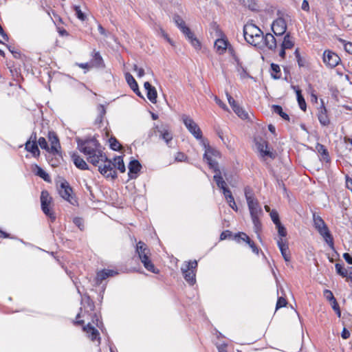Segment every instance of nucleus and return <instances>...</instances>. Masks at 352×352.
I'll list each match as a JSON object with an SVG mask.
<instances>
[{"instance_id": "obj_1", "label": "nucleus", "mask_w": 352, "mask_h": 352, "mask_svg": "<svg viewBox=\"0 0 352 352\" xmlns=\"http://www.w3.org/2000/svg\"><path fill=\"white\" fill-rule=\"evenodd\" d=\"M182 120L189 132L197 140L201 141L205 148L204 159L208 164L209 168L213 170L214 176H221L219 164L217 162V159L220 156L219 152L210 146L208 141L203 138L201 130L191 118L183 115Z\"/></svg>"}, {"instance_id": "obj_2", "label": "nucleus", "mask_w": 352, "mask_h": 352, "mask_svg": "<svg viewBox=\"0 0 352 352\" xmlns=\"http://www.w3.org/2000/svg\"><path fill=\"white\" fill-rule=\"evenodd\" d=\"M47 138L50 145L45 138L43 137L38 139L37 144L42 149H44L47 152L49 155L47 157L48 158L50 155L54 157V158H52V160H50V162L52 166H56L63 159L59 139L54 131H49Z\"/></svg>"}, {"instance_id": "obj_3", "label": "nucleus", "mask_w": 352, "mask_h": 352, "mask_svg": "<svg viewBox=\"0 0 352 352\" xmlns=\"http://www.w3.org/2000/svg\"><path fill=\"white\" fill-rule=\"evenodd\" d=\"M243 36L249 44L255 47L260 46L264 38L263 32L252 23L244 25Z\"/></svg>"}, {"instance_id": "obj_4", "label": "nucleus", "mask_w": 352, "mask_h": 352, "mask_svg": "<svg viewBox=\"0 0 352 352\" xmlns=\"http://www.w3.org/2000/svg\"><path fill=\"white\" fill-rule=\"evenodd\" d=\"M135 253L138 254L140 260L143 263L144 267L149 272L157 273V270L150 259L151 251L146 244L142 241H139L136 244Z\"/></svg>"}, {"instance_id": "obj_5", "label": "nucleus", "mask_w": 352, "mask_h": 352, "mask_svg": "<svg viewBox=\"0 0 352 352\" xmlns=\"http://www.w3.org/2000/svg\"><path fill=\"white\" fill-rule=\"evenodd\" d=\"M197 267V262L195 260L192 261L185 262L181 268L184 279L190 285H194L196 282L195 272Z\"/></svg>"}, {"instance_id": "obj_6", "label": "nucleus", "mask_w": 352, "mask_h": 352, "mask_svg": "<svg viewBox=\"0 0 352 352\" xmlns=\"http://www.w3.org/2000/svg\"><path fill=\"white\" fill-rule=\"evenodd\" d=\"M77 143L79 150L87 155L92 154L101 148L99 142L95 138L86 140H78Z\"/></svg>"}, {"instance_id": "obj_7", "label": "nucleus", "mask_w": 352, "mask_h": 352, "mask_svg": "<svg viewBox=\"0 0 352 352\" xmlns=\"http://www.w3.org/2000/svg\"><path fill=\"white\" fill-rule=\"evenodd\" d=\"M217 186L222 190L225 199L228 203L230 208L234 210L237 211L238 208L234 201V199L232 195L231 191L228 187L227 183L223 179V177H214Z\"/></svg>"}, {"instance_id": "obj_8", "label": "nucleus", "mask_w": 352, "mask_h": 352, "mask_svg": "<svg viewBox=\"0 0 352 352\" xmlns=\"http://www.w3.org/2000/svg\"><path fill=\"white\" fill-rule=\"evenodd\" d=\"M52 198L47 191L43 190L41 195V209L43 213L48 217L52 221H55L56 216L51 209Z\"/></svg>"}, {"instance_id": "obj_9", "label": "nucleus", "mask_w": 352, "mask_h": 352, "mask_svg": "<svg viewBox=\"0 0 352 352\" xmlns=\"http://www.w3.org/2000/svg\"><path fill=\"white\" fill-rule=\"evenodd\" d=\"M322 59L326 66L330 68L336 67L341 61L337 54L329 50L324 52Z\"/></svg>"}, {"instance_id": "obj_10", "label": "nucleus", "mask_w": 352, "mask_h": 352, "mask_svg": "<svg viewBox=\"0 0 352 352\" xmlns=\"http://www.w3.org/2000/svg\"><path fill=\"white\" fill-rule=\"evenodd\" d=\"M273 33L277 36H283L287 30V23L283 18L275 20L272 25Z\"/></svg>"}, {"instance_id": "obj_11", "label": "nucleus", "mask_w": 352, "mask_h": 352, "mask_svg": "<svg viewBox=\"0 0 352 352\" xmlns=\"http://www.w3.org/2000/svg\"><path fill=\"white\" fill-rule=\"evenodd\" d=\"M317 117L320 124L323 126H327L330 124V119L329 118L327 110L324 105L322 100V104L318 108Z\"/></svg>"}, {"instance_id": "obj_12", "label": "nucleus", "mask_w": 352, "mask_h": 352, "mask_svg": "<svg viewBox=\"0 0 352 352\" xmlns=\"http://www.w3.org/2000/svg\"><path fill=\"white\" fill-rule=\"evenodd\" d=\"M58 192L60 195L65 199V200L69 201L73 204L72 201V188L69 186V184L67 182H61L60 186L58 188Z\"/></svg>"}, {"instance_id": "obj_13", "label": "nucleus", "mask_w": 352, "mask_h": 352, "mask_svg": "<svg viewBox=\"0 0 352 352\" xmlns=\"http://www.w3.org/2000/svg\"><path fill=\"white\" fill-rule=\"evenodd\" d=\"M256 146L262 157H269L272 159L275 158V154L270 151L266 141L261 140L256 142Z\"/></svg>"}, {"instance_id": "obj_14", "label": "nucleus", "mask_w": 352, "mask_h": 352, "mask_svg": "<svg viewBox=\"0 0 352 352\" xmlns=\"http://www.w3.org/2000/svg\"><path fill=\"white\" fill-rule=\"evenodd\" d=\"M88 161L95 166H98L100 162L107 161V157L102 153L101 148L96 152L88 155Z\"/></svg>"}, {"instance_id": "obj_15", "label": "nucleus", "mask_w": 352, "mask_h": 352, "mask_svg": "<svg viewBox=\"0 0 352 352\" xmlns=\"http://www.w3.org/2000/svg\"><path fill=\"white\" fill-rule=\"evenodd\" d=\"M229 44L228 39L225 38H218L214 42V47L218 54L222 55L226 52Z\"/></svg>"}, {"instance_id": "obj_16", "label": "nucleus", "mask_w": 352, "mask_h": 352, "mask_svg": "<svg viewBox=\"0 0 352 352\" xmlns=\"http://www.w3.org/2000/svg\"><path fill=\"white\" fill-rule=\"evenodd\" d=\"M316 151H317L320 160L323 162L328 163L330 162L329 153L325 146L320 143H317L316 145Z\"/></svg>"}, {"instance_id": "obj_17", "label": "nucleus", "mask_w": 352, "mask_h": 352, "mask_svg": "<svg viewBox=\"0 0 352 352\" xmlns=\"http://www.w3.org/2000/svg\"><path fill=\"white\" fill-rule=\"evenodd\" d=\"M250 215H262L263 210L259 205L257 199L250 200L247 202Z\"/></svg>"}, {"instance_id": "obj_18", "label": "nucleus", "mask_w": 352, "mask_h": 352, "mask_svg": "<svg viewBox=\"0 0 352 352\" xmlns=\"http://www.w3.org/2000/svg\"><path fill=\"white\" fill-rule=\"evenodd\" d=\"M144 87L146 90V96L148 99L153 104L157 102V93L156 89L152 86L148 82H145Z\"/></svg>"}, {"instance_id": "obj_19", "label": "nucleus", "mask_w": 352, "mask_h": 352, "mask_svg": "<svg viewBox=\"0 0 352 352\" xmlns=\"http://www.w3.org/2000/svg\"><path fill=\"white\" fill-rule=\"evenodd\" d=\"M90 64L91 65V67H95L97 68H104L105 66L100 52L96 51L95 50L92 52V58L91 60Z\"/></svg>"}, {"instance_id": "obj_20", "label": "nucleus", "mask_w": 352, "mask_h": 352, "mask_svg": "<svg viewBox=\"0 0 352 352\" xmlns=\"http://www.w3.org/2000/svg\"><path fill=\"white\" fill-rule=\"evenodd\" d=\"M317 231L324 238V241L329 245V247L333 248V239L331 234L329 232L327 226L326 225L325 226L319 229Z\"/></svg>"}, {"instance_id": "obj_21", "label": "nucleus", "mask_w": 352, "mask_h": 352, "mask_svg": "<svg viewBox=\"0 0 352 352\" xmlns=\"http://www.w3.org/2000/svg\"><path fill=\"white\" fill-rule=\"evenodd\" d=\"M265 46L270 50L275 51L277 47V41L272 34L267 33L264 36L263 41Z\"/></svg>"}, {"instance_id": "obj_22", "label": "nucleus", "mask_w": 352, "mask_h": 352, "mask_svg": "<svg viewBox=\"0 0 352 352\" xmlns=\"http://www.w3.org/2000/svg\"><path fill=\"white\" fill-rule=\"evenodd\" d=\"M118 274L117 272L112 270H103L97 273L96 283L100 284L102 281L108 277L113 276Z\"/></svg>"}, {"instance_id": "obj_23", "label": "nucleus", "mask_w": 352, "mask_h": 352, "mask_svg": "<svg viewBox=\"0 0 352 352\" xmlns=\"http://www.w3.org/2000/svg\"><path fill=\"white\" fill-rule=\"evenodd\" d=\"M277 245L279 248V250L281 252V254L286 262L290 261V255L289 252L288 245L283 241L282 239H279L277 241Z\"/></svg>"}, {"instance_id": "obj_24", "label": "nucleus", "mask_w": 352, "mask_h": 352, "mask_svg": "<svg viewBox=\"0 0 352 352\" xmlns=\"http://www.w3.org/2000/svg\"><path fill=\"white\" fill-rule=\"evenodd\" d=\"M336 271L338 274L341 276L342 278H346L347 281H349L350 275V267L347 269L344 267L343 264L336 263L335 265Z\"/></svg>"}, {"instance_id": "obj_25", "label": "nucleus", "mask_w": 352, "mask_h": 352, "mask_svg": "<svg viewBox=\"0 0 352 352\" xmlns=\"http://www.w3.org/2000/svg\"><path fill=\"white\" fill-rule=\"evenodd\" d=\"M83 330L89 334V338L94 341L97 339L100 340L99 332L91 324H87L83 327Z\"/></svg>"}, {"instance_id": "obj_26", "label": "nucleus", "mask_w": 352, "mask_h": 352, "mask_svg": "<svg viewBox=\"0 0 352 352\" xmlns=\"http://www.w3.org/2000/svg\"><path fill=\"white\" fill-rule=\"evenodd\" d=\"M25 148L27 151L31 153L34 157H38L40 155L37 142L27 141L25 144Z\"/></svg>"}, {"instance_id": "obj_27", "label": "nucleus", "mask_w": 352, "mask_h": 352, "mask_svg": "<svg viewBox=\"0 0 352 352\" xmlns=\"http://www.w3.org/2000/svg\"><path fill=\"white\" fill-rule=\"evenodd\" d=\"M294 46V40L293 37L291 36L290 33H287L285 34L283 41L281 43L280 47L288 50L292 49Z\"/></svg>"}, {"instance_id": "obj_28", "label": "nucleus", "mask_w": 352, "mask_h": 352, "mask_svg": "<svg viewBox=\"0 0 352 352\" xmlns=\"http://www.w3.org/2000/svg\"><path fill=\"white\" fill-rule=\"evenodd\" d=\"M72 160L75 166L81 170L87 169V164L85 161L82 159L79 155L74 153L72 155Z\"/></svg>"}, {"instance_id": "obj_29", "label": "nucleus", "mask_w": 352, "mask_h": 352, "mask_svg": "<svg viewBox=\"0 0 352 352\" xmlns=\"http://www.w3.org/2000/svg\"><path fill=\"white\" fill-rule=\"evenodd\" d=\"M113 168H117L120 171V173H123L125 172V166L124 164L123 158L121 156L115 157L113 159V162H112Z\"/></svg>"}, {"instance_id": "obj_30", "label": "nucleus", "mask_w": 352, "mask_h": 352, "mask_svg": "<svg viewBox=\"0 0 352 352\" xmlns=\"http://www.w3.org/2000/svg\"><path fill=\"white\" fill-rule=\"evenodd\" d=\"M272 111L273 113L279 115L283 120H285L286 121H289V115L283 111L281 106L277 105V104H273L272 106Z\"/></svg>"}, {"instance_id": "obj_31", "label": "nucleus", "mask_w": 352, "mask_h": 352, "mask_svg": "<svg viewBox=\"0 0 352 352\" xmlns=\"http://www.w3.org/2000/svg\"><path fill=\"white\" fill-rule=\"evenodd\" d=\"M188 41L194 47L195 50L201 49V43L197 37L195 36L193 32L191 31L190 34H186L185 35Z\"/></svg>"}, {"instance_id": "obj_32", "label": "nucleus", "mask_w": 352, "mask_h": 352, "mask_svg": "<svg viewBox=\"0 0 352 352\" xmlns=\"http://www.w3.org/2000/svg\"><path fill=\"white\" fill-rule=\"evenodd\" d=\"M142 168L141 164L138 160H133L130 162L129 164V173L133 174H138Z\"/></svg>"}, {"instance_id": "obj_33", "label": "nucleus", "mask_w": 352, "mask_h": 352, "mask_svg": "<svg viewBox=\"0 0 352 352\" xmlns=\"http://www.w3.org/2000/svg\"><path fill=\"white\" fill-rule=\"evenodd\" d=\"M104 164L103 166H98V170L102 175L106 174L108 171H111L113 168L112 162L107 158V161H103Z\"/></svg>"}, {"instance_id": "obj_34", "label": "nucleus", "mask_w": 352, "mask_h": 352, "mask_svg": "<svg viewBox=\"0 0 352 352\" xmlns=\"http://www.w3.org/2000/svg\"><path fill=\"white\" fill-rule=\"evenodd\" d=\"M313 221L314 226L317 230L327 225L321 217L317 215L315 212L313 213Z\"/></svg>"}, {"instance_id": "obj_35", "label": "nucleus", "mask_w": 352, "mask_h": 352, "mask_svg": "<svg viewBox=\"0 0 352 352\" xmlns=\"http://www.w3.org/2000/svg\"><path fill=\"white\" fill-rule=\"evenodd\" d=\"M232 110L239 118L243 120H245L248 118V113L245 112V111L239 104H237L236 106H234Z\"/></svg>"}, {"instance_id": "obj_36", "label": "nucleus", "mask_w": 352, "mask_h": 352, "mask_svg": "<svg viewBox=\"0 0 352 352\" xmlns=\"http://www.w3.org/2000/svg\"><path fill=\"white\" fill-rule=\"evenodd\" d=\"M271 76L274 79H279L281 77L280 69L278 65L275 63L271 64Z\"/></svg>"}, {"instance_id": "obj_37", "label": "nucleus", "mask_w": 352, "mask_h": 352, "mask_svg": "<svg viewBox=\"0 0 352 352\" xmlns=\"http://www.w3.org/2000/svg\"><path fill=\"white\" fill-rule=\"evenodd\" d=\"M158 131L160 132V137L162 139H163L166 142V144L168 145L169 142L173 139L172 133L166 129H163L162 131L159 130Z\"/></svg>"}, {"instance_id": "obj_38", "label": "nucleus", "mask_w": 352, "mask_h": 352, "mask_svg": "<svg viewBox=\"0 0 352 352\" xmlns=\"http://www.w3.org/2000/svg\"><path fill=\"white\" fill-rule=\"evenodd\" d=\"M126 80L131 89H138V83L130 73L125 74Z\"/></svg>"}, {"instance_id": "obj_39", "label": "nucleus", "mask_w": 352, "mask_h": 352, "mask_svg": "<svg viewBox=\"0 0 352 352\" xmlns=\"http://www.w3.org/2000/svg\"><path fill=\"white\" fill-rule=\"evenodd\" d=\"M296 92L299 107L301 110L305 111L307 109V105L305 100L301 94V91L300 89H297Z\"/></svg>"}, {"instance_id": "obj_40", "label": "nucleus", "mask_w": 352, "mask_h": 352, "mask_svg": "<svg viewBox=\"0 0 352 352\" xmlns=\"http://www.w3.org/2000/svg\"><path fill=\"white\" fill-rule=\"evenodd\" d=\"M241 3L250 10H256L258 6L254 0H239Z\"/></svg>"}, {"instance_id": "obj_41", "label": "nucleus", "mask_w": 352, "mask_h": 352, "mask_svg": "<svg viewBox=\"0 0 352 352\" xmlns=\"http://www.w3.org/2000/svg\"><path fill=\"white\" fill-rule=\"evenodd\" d=\"M110 148L113 151H120L122 149V146L121 144L118 142V140L115 137H111L109 139Z\"/></svg>"}, {"instance_id": "obj_42", "label": "nucleus", "mask_w": 352, "mask_h": 352, "mask_svg": "<svg viewBox=\"0 0 352 352\" xmlns=\"http://www.w3.org/2000/svg\"><path fill=\"white\" fill-rule=\"evenodd\" d=\"M252 223L254 224V228L256 232H258V231L261 229V223L259 220V217L261 215H250Z\"/></svg>"}, {"instance_id": "obj_43", "label": "nucleus", "mask_w": 352, "mask_h": 352, "mask_svg": "<svg viewBox=\"0 0 352 352\" xmlns=\"http://www.w3.org/2000/svg\"><path fill=\"white\" fill-rule=\"evenodd\" d=\"M31 170L36 176H48V175L36 164L31 166Z\"/></svg>"}, {"instance_id": "obj_44", "label": "nucleus", "mask_w": 352, "mask_h": 352, "mask_svg": "<svg viewBox=\"0 0 352 352\" xmlns=\"http://www.w3.org/2000/svg\"><path fill=\"white\" fill-rule=\"evenodd\" d=\"M174 22L175 23L177 28L182 30V28H185L186 26L185 21L178 14H175L173 16Z\"/></svg>"}, {"instance_id": "obj_45", "label": "nucleus", "mask_w": 352, "mask_h": 352, "mask_svg": "<svg viewBox=\"0 0 352 352\" xmlns=\"http://www.w3.org/2000/svg\"><path fill=\"white\" fill-rule=\"evenodd\" d=\"M244 192L247 202L255 199L254 192L250 187L246 186L244 189Z\"/></svg>"}, {"instance_id": "obj_46", "label": "nucleus", "mask_w": 352, "mask_h": 352, "mask_svg": "<svg viewBox=\"0 0 352 352\" xmlns=\"http://www.w3.org/2000/svg\"><path fill=\"white\" fill-rule=\"evenodd\" d=\"M74 9L76 12V16L81 21H85L86 19L85 14L81 11L80 6H74Z\"/></svg>"}, {"instance_id": "obj_47", "label": "nucleus", "mask_w": 352, "mask_h": 352, "mask_svg": "<svg viewBox=\"0 0 352 352\" xmlns=\"http://www.w3.org/2000/svg\"><path fill=\"white\" fill-rule=\"evenodd\" d=\"M270 217H271L272 221L274 222V223L275 225L280 223V219H279V216H278V214L276 210H272V211L270 213Z\"/></svg>"}, {"instance_id": "obj_48", "label": "nucleus", "mask_w": 352, "mask_h": 352, "mask_svg": "<svg viewBox=\"0 0 352 352\" xmlns=\"http://www.w3.org/2000/svg\"><path fill=\"white\" fill-rule=\"evenodd\" d=\"M276 227L278 230V233L280 236L285 237L287 235V230L281 224V223L276 224Z\"/></svg>"}, {"instance_id": "obj_49", "label": "nucleus", "mask_w": 352, "mask_h": 352, "mask_svg": "<svg viewBox=\"0 0 352 352\" xmlns=\"http://www.w3.org/2000/svg\"><path fill=\"white\" fill-rule=\"evenodd\" d=\"M73 222L80 230L84 229V221L82 218L75 217Z\"/></svg>"}, {"instance_id": "obj_50", "label": "nucleus", "mask_w": 352, "mask_h": 352, "mask_svg": "<svg viewBox=\"0 0 352 352\" xmlns=\"http://www.w3.org/2000/svg\"><path fill=\"white\" fill-rule=\"evenodd\" d=\"M287 303V300L285 298L279 297L276 302V309L285 307Z\"/></svg>"}, {"instance_id": "obj_51", "label": "nucleus", "mask_w": 352, "mask_h": 352, "mask_svg": "<svg viewBox=\"0 0 352 352\" xmlns=\"http://www.w3.org/2000/svg\"><path fill=\"white\" fill-rule=\"evenodd\" d=\"M294 55L296 58V60H297V62H298V65L300 67H304V62H303V60L302 58H301L300 56V52H299V49L297 48L296 50H295V52H294Z\"/></svg>"}, {"instance_id": "obj_52", "label": "nucleus", "mask_w": 352, "mask_h": 352, "mask_svg": "<svg viewBox=\"0 0 352 352\" xmlns=\"http://www.w3.org/2000/svg\"><path fill=\"white\" fill-rule=\"evenodd\" d=\"M324 296L326 298L327 300L330 302H332L333 300H336L333 293L329 289H325L324 291Z\"/></svg>"}, {"instance_id": "obj_53", "label": "nucleus", "mask_w": 352, "mask_h": 352, "mask_svg": "<svg viewBox=\"0 0 352 352\" xmlns=\"http://www.w3.org/2000/svg\"><path fill=\"white\" fill-rule=\"evenodd\" d=\"M133 70L137 72L138 77L141 78L144 75V70L143 68H140L137 65H133Z\"/></svg>"}, {"instance_id": "obj_54", "label": "nucleus", "mask_w": 352, "mask_h": 352, "mask_svg": "<svg viewBox=\"0 0 352 352\" xmlns=\"http://www.w3.org/2000/svg\"><path fill=\"white\" fill-rule=\"evenodd\" d=\"M344 43V47L346 52L349 54H352V43L351 42H345V41H343Z\"/></svg>"}, {"instance_id": "obj_55", "label": "nucleus", "mask_w": 352, "mask_h": 352, "mask_svg": "<svg viewBox=\"0 0 352 352\" xmlns=\"http://www.w3.org/2000/svg\"><path fill=\"white\" fill-rule=\"evenodd\" d=\"M214 100H215L216 103L220 107H221L223 109H224V110H227L228 109V107H227L226 104L223 101H221L217 96L214 97Z\"/></svg>"}, {"instance_id": "obj_56", "label": "nucleus", "mask_w": 352, "mask_h": 352, "mask_svg": "<svg viewBox=\"0 0 352 352\" xmlns=\"http://www.w3.org/2000/svg\"><path fill=\"white\" fill-rule=\"evenodd\" d=\"M8 48L9 50V51L12 54V55L14 56V58H20L21 56V54L19 52H18L17 50H14V47H12L10 46H8Z\"/></svg>"}, {"instance_id": "obj_57", "label": "nucleus", "mask_w": 352, "mask_h": 352, "mask_svg": "<svg viewBox=\"0 0 352 352\" xmlns=\"http://www.w3.org/2000/svg\"><path fill=\"white\" fill-rule=\"evenodd\" d=\"M186 159V156L184 153L178 152L175 156V160L177 162H183Z\"/></svg>"}, {"instance_id": "obj_58", "label": "nucleus", "mask_w": 352, "mask_h": 352, "mask_svg": "<svg viewBox=\"0 0 352 352\" xmlns=\"http://www.w3.org/2000/svg\"><path fill=\"white\" fill-rule=\"evenodd\" d=\"M238 237L243 241H245L247 243L251 240L250 239V237L245 234V233H243V232H241L238 235Z\"/></svg>"}, {"instance_id": "obj_59", "label": "nucleus", "mask_w": 352, "mask_h": 352, "mask_svg": "<svg viewBox=\"0 0 352 352\" xmlns=\"http://www.w3.org/2000/svg\"><path fill=\"white\" fill-rule=\"evenodd\" d=\"M248 244L249 245L250 248L252 249V252L255 254L258 253V248L256 246L254 243L252 241H250Z\"/></svg>"}, {"instance_id": "obj_60", "label": "nucleus", "mask_w": 352, "mask_h": 352, "mask_svg": "<svg viewBox=\"0 0 352 352\" xmlns=\"http://www.w3.org/2000/svg\"><path fill=\"white\" fill-rule=\"evenodd\" d=\"M227 50L228 51L229 54L234 58V59H236L237 57L236 56V54H235V51H234V47L232 46V45L230 43L228 45V47L227 48Z\"/></svg>"}, {"instance_id": "obj_61", "label": "nucleus", "mask_w": 352, "mask_h": 352, "mask_svg": "<svg viewBox=\"0 0 352 352\" xmlns=\"http://www.w3.org/2000/svg\"><path fill=\"white\" fill-rule=\"evenodd\" d=\"M228 100L231 106L232 109L234 107V106H236L238 103L234 100V99L228 94H227Z\"/></svg>"}, {"instance_id": "obj_62", "label": "nucleus", "mask_w": 352, "mask_h": 352, "mask_svg": "<svg viewBox=\"0 0 352 352\" xmlns=\"http://www.w3.org/2000/svg\"><path fill=\"white\" fill-rule=\"evenodd\" d=\"M350 332L346 328H344L341 333L342 338L346 340L350 337Z\"/></svg>"}, {"instance_id": "obj_63", "label": "nucleus", "mask_w": 352, "mask_h": 352, "mask_svg": "<svg viewBox=\"0 0 352 352\" xmlns=\"http://www.w3.org/2000/svg\"><path fill=\"white\" fill-rule=\"evenodd\" d=\"M343 258L349 264L352 265V256L349 253H344Z\"/></svg>"}, {"instance_id": "obj_64", "label": "nucleus", "mask_w": 352, "mask_h": 352, "mask_svg": "<svg viewBox=\"0 0 352 352\" xmlns=\"http://www.w3.org/2000/svg\"><path fill=\"white\" fill-rule=\"evenodd\" d=\"M346 186L349 190H352V178L351 177H346Z\"/></svg>"}]
</instances>
